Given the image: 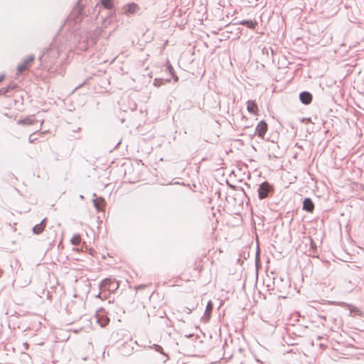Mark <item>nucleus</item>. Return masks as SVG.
<instances>
[{
	"label": "nucleus",
	"mask_w": 364,
	"mask_h": 364,
	"mask_svg": "<svg viewBox=\"0 0 364 364\" xmlns=\"http://www.w3.org/2000/svg\"><path fill=\"white\" fill-rule=\"evenodd\" d=\"M274 188L273 185L265 181L262 182L258 187V198L260 200L265 199L271 196L274 193Z\"/></svg>",
	"instance_id": "nucleus-1"
},
{
	"label": "nucleus",
	"mask_w": 364,
	"mask_h": 364,
	"mask_svg": "<svg viewBox=\"0 0 364 364\" xmlns=\"http://www.w3.org/2000/svg\"><path fill=\"white\" fill-rule=\"evenodd\" d=\"M119 287V284L110 278H106L103 279L99 285L100 289L101 291H112L117 289Z\"/></svg>",
	"instance_id": "nucleus-2"
},
{
	"label": "nucleus",
	"mask_w": 364,
	"mask_h": 364,
	"mask_svg": "<svg viewBox=\"0 0 364 364\" xmlns=\"http://www.w3.org/2000/svg\"><path fill=\"white\" fill-rule=\"evenodd\" d=\"M34 60V55H30L26 58L23 61L17 66L16 75H19L23 72L28 70L31 67Z\"/></svg>",
	"instance_id": "nucleus-3"
},
{
	"label": "nucleus",
	"mask_w": 364,
	"mask_h": 364,
	"mask_svg": "<svg viewBox=\"0 0 364 364\" xmlns=\"http://www.w3.org/2000/svg\"><path fill=\"white\" fill-rule=\"evenodd\" d=\"M84 7L78 1L73 8L70 16L75 23L80 22L83 18Z\"/></svg>",
	"instance_id": "nucleus-4"
},
{
	"label": "nucleus",
	"mask_w": 364,
	"mask_h": 364,
	"mask_svg": "<svg viewBox=\"0 0 364 364\" xmlns=\"http://www.w3.org/2000/svg\"><path fill=\"white\" fill-rule=\"evenodd\" d=\"M95 318L97 323H99L102 327L106 326L109 322V318L105 314L103 309H100L96 312Z\"/></svg>",
	"instance_id": "nucleus-5"
},
{
	"label": "nucleus",
	"mask_w": 364,
	"mask_h": 364,
	"mask_svg": "<svg viewBox=\"0 0 364 364\" xmlns=\"http://www.w3.org/2000/svg\"><path fill=\"white\" fill-rule=\"evenodd\" d=\"M267 130V124L265 121H260L255 128V133L259 137H264Z\"/></svg>",
	"instance_id": "nucleus-6"
},
{
	"label": "nucleus",
	"mask_w": 364,
	"mask_h": 364,
	"mask_svg": "<svg viewBox=\"0 0 364 364\" xmlns=\"http://www.w3.org/2000/svg\"><path fill=\"white\" fill-rule=\"evenodd\" d=\"M139 9V6L135 3H130L123 7L124 14L127 16L134 14Z\"/></svg>",
	"instance_id": "nucleus-7"
},
{
	"label": "nucleus",
	"mask_w": 364,
	"mask_h": 364,
	"mask_svg": "<svg viewBox=\"0 0 364 364\" xmlns=\"http://www.w3.org/2000/svg\"><path fill=\"white\" fill-rule=\"evenodd\" d=\"M299 100L304 105H309L313 100V96L311 92L308 91H303L299 94Z\"/></svg>",
	"instance_id": "nucleus-8"
},
{
	"label": "nucleus",
	"mask_w": 364,
	"mask_h": 364,
	"mask_svg": "<svg viewBox=\"0 0 364 364\" xmlns=\"http://www.w3.org/2000/svg\"><path fill=\"white\" fill-rule=\"evenodd\" d=\"M302 209L308 213H313L314 203L310 198H305L302 203Z\"/></svg>",
	"instance_id": "nucleus-9"
},
{
	"label": "nucleus",
	"mask_w": 364,
	"mask_h": 364,
	"mask_svg": "<svg viewBox=\"0 0 364 364\" xmlns=\"http://www.w3.org/2000/svg\"><path fill=\"white\" fill-rule=\"evenodd\" d=\"M46 223H47V220L46 218H44L43 220H41V222L38 224H36V225H34V227L33 228V232L36 235H38L40 233H41L46 226Z\"/></svg>",
	"instance_id": "nucleus-10"
},
{
	"label": "nucleus",
	"mask_w": 364,
	"mask_h": 364,
	"mask_svg": "<svg viewBox=\"0 0 364 364\" xmlns=\"http://www.w3.org/2000/svg\"><path fill=\"white\" fill-rule=\"evenodd\" d=\"M134 348L130 343H124L120 348L121 353L124 355H130L133 351Z\"/></svg>",
	"instance_id": "nucleus-11"
},
{
	"label": "nucleus",
	"mask_w": 364,
	"mask_h": 364,
	"mask_svg": "<svg viewBox=\"0 0 364 364\" xmlns=\"http://www.w3.org/2000/svg\"><path fill=\"white\" fill-rule=\"evenodd\" d=\"M18 87L17 84L12 82L6 87H2L0 89V95H6L9 93L11 91L14 90Z\"/></svg>",
	"instance_id": "nucleus-12"
},
{
	"label": "nucleus",
	"mask_w": 364,
	"mask_h": 364,
	"mask_svg": "<svg viewBox=\"0 0 364 364\" xmlns=\"http://www.w3.org/2000/svg\"><path fill=\"white\" fill-rule=\"evenodd\" d=\"M247 109L251 114H256L258 111V107L256 102L253 100H248L247 102Z\"/></svg>",
	"instance_id": "nucleus-13"
},
{
	"label": "nucleus",
	"mask_w": 364,
	"mask_h": 364,
	"mask_svg": "<svg viewBox=\"0 0 364 364\" xmlns=\"http://www.w3.org/2000/svg\"><path fill=\"white\" fill-rule=\"evenodd\" d=\"M166 70L171 75L175 82L178 81V77L176 75L174 69L169 62H167L166 64Z\"/></svg>",
	"instance_id": "nucleus-14"
},
{
	"label": "nucleus",
	"mask_w": 364,
	"mask_h": 364,
	"mask_svg": "<svg viewBox=\"0 0 364 364\" xmlns=\"http://www.w3.org/2000/svg\"><path fill=\"white\" fill-rule=\"evenodd\" d=\"M239 24L245 26L249 28L254 29L257 25V23L252 20H242Z\"/></svg>",
	"instance_id": "nucleus-15"
},
{
	"label": "nucleus",
	"mask_w": 364,
	"mask_h": 364,
	"mask_svg": "<svg viewBox=\"0 0 364 364\" xmlns=\"http://www.w3.org/2000/svg\"><path fill=\"white\" fill-rule=\"evenodd\" d=\"M339 305L342 306H347L348 307L350 313H354V314H356L358 315H361V311L359 309H358V308H356L355 306H352L351 305L347 304H346L344 302H340Z\"/></svg>",
	"instance_id": "nucleus-16"
},
{
	"label": "nucleus",
	"mask_w": 364,
	"mask_h": 364,
	"mask_svg": "<svg viewBox=\"0 0 364 364\" xmlns=\"http://www.w3.org/2000/svg\"><path fill=\"white\" fill-rule=\"evenodd\" d=\"M101 5L106 9H112L113 8V0H100Z\"/></svg>",
	"instance_id": "nucleus-17"
},
{
	"label": "nucleus",
	"mask_w": 364,
	"mask_h": 364,
	"mask_svg": "<svg viewBox=\"0 0 364 364\" xmlns=\"http://www.w3.org/2000/svg\"><path fill=\"white\" fill-rule=\"evenodd\" d=\"M70 242H71L72 245H80V243L81 242L80 235L79 234L74 235L73 236V237L71 238Z\"/></svg>",
	"instance_id": "nucleus-18"
},
{
	"label": "nucleus",
	"mask_w": 364,
	"mask_h": 364,
	"mask_svg": "<svg viewBox=\"0 0 364 364\" xmlns=\"http://www.w3.org/2000/svg\"><path fill=\"white\" fill-rule=\"evenodd\" d=\"M35 121H36V119L32 117H26L23 119L20 120L19 123L23 124H26V125H31V124H33Z\"/></svg>",
	"instance_id": "nucleus-19"
},
{
	"label": "nucleus",
	"mask_w": 364,
	"mask_h": 364,
	"mask_svg": "<svg viewBox=\"0 0 364 364\" xmlns=\"http://www.w3.org/2000/svg\"><path fill=\"white\" fill-rule=\"evenodd\" d=\"M154 350L156 351H157V352H159V353H161L162 355H164L167 357V355L164 353V349H163V348L161 346H159L158 344H154Z\"/></svg>",
	"instance_id": "nucleus-20"
},
{
	"label": "nucleus",
	"mask_w": 364,
	"mask_h": 364,
	"mask_svg": "<svg viewBox=\"0 0 364 364\" xmlns=\"http://www.w3.org/2000/svg\"><path fill=\"white\" fill-rule=\"evenodd\" d=\"M164 81L165 80L161 78H156L154 80V85L156 87H159L164 83Z\"/></svg>",
	"instance_id": "nucleus-21"
},
{
	"label": "nucleus",
	"mask_w": 364,
	"mask_h": 364,
	"mask_svg": "<svg viewBox=\"0 0 364 364\" xmlns=\"http://www.w3.org/2000/svg\"><path fill=\"white\" fill-rule=\"evenodd\" d=\"M36 139V138H33V134H31L28 137V141L30 143H33Z\"/></svg>",
	"instance_id": "nucleus-22"
},
{
	"label": "nucleus",
	"mask_w": 364,
	"mask_h": 364,
	"mask_svg": "<svg viewBox=\"0 0 364 364\" xmlns=\"http://www.w3.org/2000/svg\"><path fill=\"white\" fill-rule=\"evenodd\" d=\"M93 203H94V206L97 209L99 210L100 209V206L97 202V200H93Z\"/></svg>",
	"instance_id": "nucleus-23"
},
{
	"label": "nucleus",
	"mask_w": 364,
	"mask_h": 364,
	"mask_svg": "<svg viewBox=\"0 0 364 364\" xmlns=\"http://www.w3.org/2000/svg\"><path fill=\"white\" fill-rule=\"evenodd\" d=\"M184 311L186 312L187 314H190L192 311V309H191L188 307H186V309L184 310Z\"/></svg>",
	"instance_id": "nucleus-24"
},
{
	"label": "nucleus",
	"mask_w": 364,
	"mask_h": 364,
	"mask_svg": "<svg viewBox=\"0 0 364 364\" xmlns=\"http://www.w3.org/2000/svg\"><path fill=\"white\" fill-rule=\"evenodd\" d=\"M311 247L313 248V249H316V245L313 242V240L311 241Z\"/></svg>",
	"instance_id": "nucleus-25"
},
{
	"label": "nucleus",
	"mask_w": 364,
	"mask_h": 364,
	"mask_svg": "<svg viewBox=\"0 0 364 364\" xmlns=\"http://www.w3.org/2000/svg\"><path fill=\"white\" fill-rule=\"evenodd\" d=\"M5 77V75H0V82H2L4 80Z\"/></svg>",
	"instance_id": "nucleus-26"
},
{
	"label": "nucleus",
	"mask_w": 364,
	"mask_h": 364,
	"mask_svg": "<svg viewBox=\"0 0 364 364\" xmlns=\"http://www.w3.org/2000/svg\"><path fill=\"white\" fill-rule=\"evenodd\" d=\"M82 85H80V86L76 87V89L80 88V87H81Z\"/></svg>",
	"instance_id": "nucleus-27"
},
{
	"label": "nucleus",
	"mask_w": 364,
	"mask_h": 364,
	"mask_svg": "<svg viewBox=\"0 0 364 364\" xmlns=\"http://www.w3.org/2000/svg\"><path fill=\"white\" fill-rule=\"evenodd\" d=\"M82 85H80V86L76 87V89L80 88V87H81Z\"/></svg>",
	"instance_id": "nucleus-28"
},
{
	"label": "nucleus",
	"mask_w": 364,
	"mask_h": 364,
	"mask_svg": "<svg viewBox=\"0 0 364 364\" xmlns=\"http://www.w3.org/2000/svg\"><path fill=\"white\" fill-rule=\"evenodd\" d=\"M166 82H170V79L166 80Z\"/></svg>",
	"instance_id": "nucleus-29"
},
{
	"label": "nucleus",
	"mask_w": 364,
	"mask_h": 364,
	"mask_svg": "<svg viewBox=\"0 0 364 364\" xmlns=\"http://www.w3.org/2000/svg\"><path fill=\"white\" fill-rule=\"evenodd\" d=\"M321 318H323L324 320L326 319V317H324V316H322Z\"/></svg>",
	"instance_id": "nucleus-30"
}]
</instances>
